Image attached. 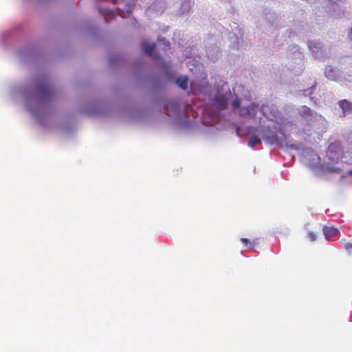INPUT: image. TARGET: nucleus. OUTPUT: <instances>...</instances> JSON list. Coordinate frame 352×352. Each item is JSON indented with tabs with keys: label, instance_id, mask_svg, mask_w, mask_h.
<instances>
[{
	"label": "nucleus",
	"instance_id": "obj_1",
	"mask_svg": "<svg viewBox=\"0 0 352 352\" xmlns=\"http://www.w3.org/2000/svg\"><path fill=\"white\" fill-rule=\"evenodd\" d=\"M341 153L342 147L339 142H333L329 145L327 155L330 159L338 161Z\"/></svg>",
	"mask_w": 352,
	"mask_h": 352
},
{
	"label": "nucleus",
	"instance_id": "obj_2",
	"mask_svg": "<svg viewBox=\"0 0 352 352\" xmlns=\"http://www.w3.org/2000/svg\"><path fill=\"white\" fill-rule=\"evenodd\" d=\"M258 111V105L251 103L248 107H242L239 110V114L242 117H250L254 118L256 117Z\"/></svg>",
	"mask_w": 352,
	"mask_h": 352
},
{
	"label": "nucleus",
	"instance_id": "obj_3",
	"mask_svg": "<svg viewBox=\"0 0 352 352\" xmlns=\"http://www.w3.org/2000/svg\"><path fill=\"white\" fill-rule=\"evenodd\" d=\"M323 234L327 240H330L331 238L337 236L338 230L332 226H324L322 228Z\"/></svg>",
	"mask_w": 352,
	"mask_h": 352
},
{
	"label": "nucleus",
	"instance_id": "obj_4",
	"mask_svg": "<svg viewBox=\"0 0 352 352\" xmlns=\"http://www.w3.org/2000/svg\"><path fill=\"white\" fill-rule=\"evenodd\" d=\"M339 106L342 110L343 115L352 113V102L347 100H342L339 102Z\"/></svg>",
	"mask_w": 352,
	"mask_h": 352
},
{
	"label": "nucleus",
	"instance_id": "obj_5",
	"mask_svg": "<svg viewBox=\"0 0 352 352\" xmlns=\"http://www.w3.org/2000/svg\"><path fill=\"white\" fill-rule=\"evenodd\" d=\"M142 48L143 51L148 56H153L155 51V45L150 44L146 41L142 42Z\"/></svg>",
	"mask_w": 352,
	"mask_h": 352
},
{
	"label": "nucleus",
	"instance_id": "obj_6",
	"mask_svg": "<svg viewBox=\"0 0 352 352\" xmlns=\"http://www.w3.org/2000/svg\"><path fill=\"white\" fill-rule=\"evenodd\" d=\"M214 104L219 109H225L228 107V102L223 96L216 97L214 99Z\"/></svg>",
	"mask_w": 352,
	"mask_h": 352
},
{
	"label": "nucleus",
	"instance_id": "obj_7",
	"mask_svg": "<svg viewBox=\"0 0 352 352\" xmlns=\"http://www.w3.org/2000/svg\"><path fill=\"white\" fill-rule=\"evenodd\" d=\"M324 74L326 77L331 80H336L338 78V72L331 67L327 68Z\"/></svg>",
	"mask_w": 352,
	"mask_h": 352
},
{
	"label": "nucleus",
	"instance_id": "obj_8",
	"mask_svg": "<svg viewBox=\"0 0 352 352\" xmlns=\"http://www.w3.org/2000/svg\"><path fill=\"white\" fill-rule=\"evenodd\" d=\"M188 79L185 76H180L176 80V84L184 90H186L188 88Z\"/></svg>",
	"mask_w": 352,
	"mask_h": 352
},
{
	"label": "nucleus",
	"instance_id": "obj_9",
	"mask_svg": "<svg viewBox=\"0 0 352 352\" xmlns=\"http://www.w3.org/2000/svg\"><path fill=\"white\" fill-rule=\"evenodd\" d=\"M309 48L312 51V52L315 54V56H317V54L320 50L321 46L320 43L316 41H309L308 43Z\"/></svg>",
	"mask_w": 352,
	"mask_h": 352
},
{
	"label": "nucleus",
	"instance_id": "obj_10",
	"mask_svg": "<svg viewBox=\"0 0 352 352\" xmlns=\"http://www.w3.org/2000/svg\"><path fill=\"white\" fill-rule=\"evenodd\" d=\"M241 241L245 245H249L248 246V249L250 251H254V246L257 243L256 240H254L252 242H250L249 240L246 238H241Z\"/></svg>",
	"mask_w": 352,
	"mask_h": 352
},
{
	"label": "nucleus",
	"instance_id": "obj_11",
	"mask_svg": "<svg viewBox=\"0 0 352 352\" xmlns=\"http://www.w3.org/2000/svg\"><path fill=\"white\" fill-rule=\"evenodd\" d=\"M260 143H261V139L256 135H253V136L250 137L249 139L248 146L250 147H254V146H256Z\"/></svg>",
	"mask_w": 352,
	"mask_h": 352
},
{
	"label": "nucleus",
	"instance_id": "obj_12",
	"mask_svg": "<svg viewBox=\"0 0 352 352\" xmlns=\"http://www.w3.org/2000/svg\"><path fill=\"white\" fill-rule=\"evenodd\" d=\"M323 170L328 173H340L341 169L339 168L331 167L329 166H326L323 168Z\"/></svg>",
	"mask_w": 352,
	"mask_h": 352
},
{
	"label": "nucleus",
	"instance_id": "obj_13",
	"mask_svg": "<svg viewBox=\"0 0 352 352\" xmlns=\"http://www.w3.org/2000/svg\"><path fill=\"white\" fill-rule=\"evenodd\" d=\"M344 248L348 253H352V241H344Z\"/></svg>",
	"mask_w": 352,
	"mask_h": 352
},
{
	"label": "nucleus",
	"instance_id": "obj_14",
	"mask_svg": "<svg viewBox=\"0 0 352 352\" xmlns=\"http://www.w3.org/2000/svg\"><path fill=\"white\" fill-rule=\"evenodd\" d=\"M240 104H241V100L239 98H235L232 102V106L234 109H237V108H239L240 107Z\"/></svg>",
	"mask_w": 352,
	"mask_h": 352
},
{
	"label": "nucleus",
	"instance_id": "obj_15",
	"mask_svg": "<svg viewBox=\"0 0 352 352\" xmlns=\"http://www.w3.org/2000/svg\"><path fill=\"white\" fill-rule=\"evenodd\" d=\"M346 79L348 81H352V66L348 69V71L346 72Z\"/></svg>",
	"mask_w": 352,
	"mask_h": 352
},
{
	"label": "nucleus",
	"instance_id": "obj_16",
	"mask_svg": "<svg viewBox=\"0 0 352 352\" xmlns=\"http://www.w3.org/2000/svg\"><path fill=\"white\" fill-rule=\"evenodd\" d=\"M266 140H268L271 144L275 143L278 141V138L276 135H273L271 138H265Z\"/></svg>",
	"mask_w": 352,
	"mask_h": 352
},
{
	"label": "nucleus",
	"instance_id": "obj_17",
	"mask_svg": "<svg viewBox=\"0 0 352 352\" xmlns=\"http://www.w3.org/2000/svg\"><path fill=\"white\" fill-rule=\"evenodd\" d=\"M308 237L311 241H314L316 239V234L314 232H309Z\"/></svg>",
	"mask_w": 352,
	"mask_h": 352
},
{
	"label": "nucleus",
	"instance_id": "obj_18",
	"mask_svg": "<svg viewBox=\"0 0 352 352\" xmlns=\"http://www.w3.org/2000/svg\"><path fill=\"white\" fill-rule=\"evenodd\" d=\"M38 89L40 90L41 92L47 94L49 88L47 85H40L38 87Z\"/></svg>",
	"mask_w": 352,
	"mask_h": 352
},
{
	"label": "nucleus",
	"instance_id": "obj_19",
	"mask_svg": "<svg viewBox=\"0 0 352 352\" xmlns=\"http://www.w3.org/2000/svg\"><path fill=\"white\" fill-rule=\"evenodd\" d=\"M349 173L352 175V169L349 171Z\"/></svg>",
	"mask_w": 352,
	"mask_h": 352
}]
</instances>
